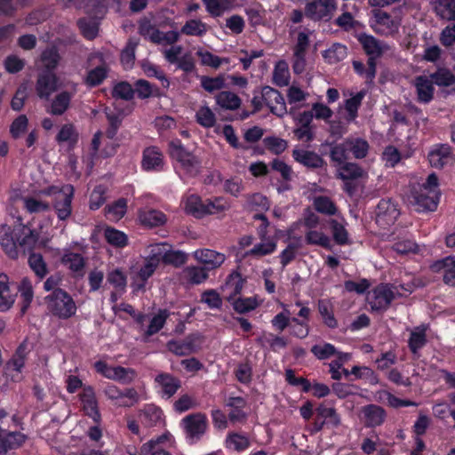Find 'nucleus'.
Listing matches in <instances>:
<instances>
[{
	"label": "nucleus",
	"mask_w": 455,
	"mask_h": 455,
	"mask_svg": "<svg viewBox=\"0 0 455 455\" xmlns=\"http://www.w3.org/2000/svg\"><path fill=\"white\" fill-rule=\"evenodd\" d=\"M36 240L37 235L26 226L19 225L12 228L3 225L0 228V245L5 254L12 259L19 257V247L24 251L31 250Z\"/></svg>",
	"instance_id": "nucleus-1"
},
{
	"label": "nucleus",
	"mask_w": 455,
	"mask_h": 455,
	"mask_svg": "<svg viewBox=\"0 0 455 455\" xmlns=\"http://www.w3.org/2000/svg\"><path fill=\"white\" fill-rule=\"evenodd\" d=\"M330 160L339 161L348 160L349 155L356 160L364 159L370 152V143L362 137H347L339 143L330 144Z\"/></svg>",
	"instance_id": "nucleus-2"
},
{
	"label": "nucleus",
	"mask_w": 455,
	"mask_h": 455,
	"mask_svg": "<svg viewBox=\"0 0 455 455\" xmlns=\"http://www.w3.org/2000/svg\"><path fill=\"white\" fill-rule=\"evenodd\" d=\"M45 299L49 312L60 319H68L76 312V306L73 298L61 288L55 289L46 296Z\"/></svg>",
	"instance_id": "nucleus-3"
},
{
	"label": "nucleus",
	"mask_w": 455,
	"mask_h": 455,
	"mask_svg": "<svg viewBox=\"0 0 455 455\" xmlns=\"http://www.w3.org/2000/svg\"><path fill=\"white\" fill-rule=\"evenodd\" d=\"M168 152L170 157L180 164L182 169L190 175H196L199 172L201 161L192 152L188 151L181 140L175 139L169 142Z\"/></svg>",
	"instance_id": "nucleus-4"
},
{
	"label": "nucleus",
	"mask_w": 455,
	"mask_h": 455,
	"mask_svg": "<svg viewBox=\"0 0 455 455\" xmlns=\"http://www.w3.org/2000/svg\"><path fill=\"white\" fill-rule=\"evenodd\" d=\"M180 425L188 443L194 444L200 441L206 433L209 422L206 414L196 412L184 417L181 419Z\"/></svg>",
	"instance_id": "nucleus-5"
},
{
	"label": "nucleus",
	"mask_w": 455,
	"mask_h": 455,
	"mask_svg": "<svg viewBox=\"0 0 455 455\" xmlns=\"http://www.w3.org/2000/svg\"><path fill=\"white\" fill-rule=\"evenodd\" d=\"M410 204L418 212H435L440 200V191L413 187L409 197Z\"/></svg>",
	"instance_id": "nucleus-6"
},
{
	"label": "nucleus",
	"mask_w": 455,
	"mask_h": 455,
	"mask_svg": "<svg viewBox=\"0 0 455 455\" xmlns=\"http://www.w3.org/2000/svg\"><path fill=\"white\" fill-rule=\"evenodd\" d=\"M336 9L335 0H310L305 4V16L315 22H327Z\"/></svg>",
	"instance_id": "nucleus-7"
},
{
	"label": "nucleus",
	"mask_w": 455,
	"mask_h": 455,
	"mask_svg": "<svg viewBox=\"0 0 455 455\" xmlns=\"http://www.w3.org/2000/svg\"><path fill=\"white\" fill-rule=\"evenodd\" d=\"M315 417L310 429L312 433H318L324 427H337L340 424V418L333 407H327L324 403H321L315 408Z\"/></svg>",
	"instance_id": "nucleus-8"
},
{
	"label": "nucleus",
	"mask_w": 455,
	"mask_h": 455,
	"mask_svg": "<svg viewBox=\"0 0 455 455\" xmlns=\"http://www.w3.org/2000/svg\"><path fill=\"white\" fill-rule=\"evenodd\" d=\"M74 187L72 185L62 186V192L52 198V205L57 218L60 221L68 220L73 212L72 201L74 198Z\"/></svg>",
	"instance_id": "nucleus-9"
},
{
	"label": "nucleus",
	"mask_w": 455,
	"mask_h": 455,
	"mask_svg": "<svg viewBox=\"0 0 455 455\" xmlns=\"http://www.w3.org/2000/svg\"><path fill=\"white\" fill-rule=\"evenodd\" d=\"M141 169L148 172H163L165 166L164 155L156 146H149L142 151Z\"/></svg>",
	"instance_id": "nucleus-10"
},
{
	"label": "nucleus",
	"mask_w": 455,
	"mask_h": 455,
	"mask_svg": "<svg viewBox=\"0 0 455 455\" xmlns=\"http://www.w3.org/2000/svg\"><path fill=\"white\" fill-rule=\"evenodd\" d=\"M103 392L108 399L120 401L118 405L122 407H131L139 401V394L133 387L121 390L113 384H108Z\"/></svg>",
	"instance_id": "nucleus-11"
},
{
	"label": "nucleus",
	"mask_w": 455,
	"mask_h": 455,
	"mask_svg": "<svg viewBox=\"0 0 455 455\" xmlns=\"http://www.w3.org/2000/svg\"><path fill=\"white\" fill-rule=\"evenodd\" d=\"M79 400L84 414L99 424L101 420V414L94 388L92 386H84L79 394Z\"/></svg>",
	"instance_id": "nucleus-12"
},
{
	"label": "nucleus",
	"mask_w": 455,
	"mask_h": 455,
	"mask_svg": "<svg viewBox=\"0 0 455 455\" xmlns=\"http://www.w3.org/2000/svg\"><path fill=\"white\" fill-rule=\"evenodd\" d=\"M261 95L265 104L269 108L273 115L283 117L287 114L284 98L278 90L270 86H264Z\"/></svg>",
	"instance_id": "nucleus-13"
},
{
	"label": "nucleus",
	"mask_w": 455,
	"mask_h": 455,
	"mask_svg": "<svg viewBox=\"0 0 455 455\" xmlns=\"http://www.w3.org/2000/svg\"><path fill=\"white\" fill-rule=\"evenodd\" d=\"M58 90V76L55 72L41 71L36 82V92L39 99L49 100Z\"/></svg>",
	"instance_id": "nucleus-14"
},
{
	"label": "nucleus",
	"mask_w": 455,
	"mask_h": 455,
	"mask_svg": "<svg viewBox=\"0 0 455 455\" xmlns=\"http://www.w3.org/2000/svg\"><path fill=\"white\" fill-rule=\"evenodd\" d=\"M400 212L391 199H381L376 208V222L381 226L395 224Z\"/></svg>",
	"instance_id": "nucleus-15"
},
{
	"label": "nucleus",
	"mask_w": 455,
	"mask_h": 455,
	"mask_svg": "<svg viewBox=\"0 0 455 455\" xmlns=\"http://www.w3.org/2000/svg\"><path fill=\"white\" fill-rule=\"evenodd\" d=\"M293 159L307 169L316 170L326 166L325 160L315 151L295 148L292 150Z\"/></svg>",
	"instance_id": "nucleus-16"
},
{
	"label": "nucleus",
	"mask_w": 455,
	"mask_h": 455,
	"mask_svg": "<svg viewBox=\"0 0 455 455\" xmlns=\"http://www.w3.org/2000/svg\"><path fill=\"white\" fill-rule=\"evenodd\" d=\"M331 161V165L336 168L337 177L342 180H355L364 174L363 169L356 163L347 160Z\"/></svg>",
	"instance_id": "nucleus-17"
},
{
	"label": "nucleus",
	"mask_w": 455,
	"mask_h": 455,
	"mask_svg": "<svg viewBox=\"0 0 455 455\" xmlns=\"http://www.w3.org/2000/svg\"><path fill=\"white\" fill-rule=\"evenodd\" d=\"M27 436L18 431H9L0 426V455L6 454L11 450L20 448Z\"/></svg>",
	"instance_id": "nucleus-18"
},
{
	"label": "nucleus",
	"mask_w": 455,
	"mask_h": 455,
	"mask_svg": "<svg viewBox=\"0 0 455 455\" xmlns=\"http://www.w3.org/2000/svg\"><path fill=\"white\" fill-rule=\"evenodd\" d=\"M30 351L26 339L18 346L12 357L6 362L5 370L21 373Z\"/></svg>",
	"instance_id": "nucleus-19"
},
{
	"label": "nucleus",
	"mask_w": 455,
	"mask_h": 455,
	"mask_svg": "<svg viewBox=\"0 0 455 455\" xmlns=\"http://www.w3.org/2000/svg\"><path fill=\"white\" fill-rule=\"evenodd\" d=\"M374 299L370 302L373 311L387 310L395 299L394 291L387 285H379L373 290Z\"/></svg>",
	"instance_id": "nucleus-20"
},
{
	"label": "nucleus",
	"mask_w": 455,
	"mask_h": 455,
	"mask_svg": "<svg viewBox=\"0 0 455 455\" xmlns=\"http://www.w3.org/2000/svg\"><path fill=\"white\" fill-rule=\"evenodd\" d=\"M74 92L61 91L52 100L50 105L46 108V112L52 116H62L71 107V101Z\"/></svg>",
	"instance_id": "nucleus-21"
},
{
	"label": "nucleus",
	"mask_w": 455,
	"mask_h": 455,
	"mask_svg": "<svg viewBox=\"0 0 455 455\" xmlns=\"http://www.w3.org/2000/svg\"><path fill=\"white\" fill-rule=\"evenodd\" d=\"M139 419L145 427H155L164 422V412L155 404H146L139 411Z\"/></svg>",
	"instance_id": "nucleus-22"
},
{
	"label": "nucleus",
	"mask_w": 455,
	"mask_h": 455,
	"mask_svg": "<svg viewBox=\"0 0 455 455\" xmlns=\"http://www.w3.org/2000/svg\"><path fill=\"white\" fill-rule=\"evenodd\" d=\"M429 329L427 323L416 326L410 333L408 347L413 355H419V351L427 344V331Z\"/></svg>",
	"instance_id": "nucleus-23"
},
{
	"label": "nucleus",
	"mask_w": 455,
	"mask_h": 455,
	"mask_svg": "<svg viewBox=\"0 0 455 455\" xmlns=\"http://www.w3.org/2000/svg\"><path fill=\"white\" fill-rule=\"evenodd\" d=\"M362 412L363 415L364 426L366 427H376L381 426L386 418V411L379 405L368 404L363 407Z\"/></svg>",
	"instance_id": "nucleus-24"
},
{
	"label": "nucleus",
	"mask_w": 455,
	"mask_h": 455,
	"mask_svg": "<svg viewBox=\"0 0 455 455\" xmlns=\"http://www.w3.org/2000/svg\"><path fill=\"white\" fill-rule=\"evenodd\" d=\"M247 402L242 396H229L226 401V406L232 410L228 413V419L231 423H243L247 419V413L244 411Z\"/></svg>",
	"instance_id": "nucleus-25"
},
{
	"label": "nucleus",
	"mask_w": 455,
	"mask_h": 455,
	"mask_svg": "<svg viewBox=\"0 0 455 455\" xmlns=\"http://www.w3.org/2000/svg\"><path fill=\"white\" fill-rule=\"evenodd\" d=\"M195 258L206 266V269H214L220 267L226 259L223 253L210 249L196 250Z\"/></svg>",
	"instance_id": "nucleus-26"
},
{
	"label": "nucleus",
	"mask_w": 455,
	"mask_h": 455,
	"mask_svg": "<svg viewBox=\"0 0 455 455\" xmlns=\"http://www.w3.org/2000/svg\"><path fill=\"white\" fill-rule=\"evenodd\" d=\"M99 57L101 64L90 69L84 80V84L90 88L100 85L108 75L109 68L103 58V55L100 54Z\"/></svg>",
	"instance_id": "nucleus-27"
},
{
	"label": "nucleus",
	"mask_w": 455,
	"mask_h": 455,
	"mask_svg": "<svg viewBox=\"0 0 455 455\" xmlns=\"http://www.w3.org/2000/svg\"><path fill=\"white\" fill-rule=\"evenodd\" d=\"M60 262L77 276H83L86 261L82 254L66 251L60 258Z\"/></svg>",
	"instance_id": "nucleus-28"
},
{
	"label": "nucleus",
	"mask_w": 455,
	"mask_h": 455,
	"mask_svg": "<svg viewBox=\"0 0 455 455\" xmlns=\"http://www.w3.org/2000/svg\"><path fill=\"white\" fill-rule=\"evenodd\" d=\"M16 291H12L9 284V277L0 274V312L9 310L15 302Z\"/></svg>",
	"instance_id": "nucleus-29"
},
{
	"label": "nucleus",
	"mask_w": 455,
	"mask_h": 455,
	"mask_svg": "<svg viewBox=\"0 0 455 455\" xmlns=\"http://www.w3.org/2000/svg\"><path fill=\"white\" fill-rule=\"evenodd\" d=\"M356 38L367 55L381 57L384 53V44L373 36L366 33H360L356 36Z\"/></svg>",
	"instance_id": "nucleus-30"
},
{
	"label": "nucleus",
	"mask_w": 455,
	"mask_h": 455,
	"mask_svg": "<svg viewBox=\"0 0 455 455\" xmlns=\"http://www.w3.org/2000/svg\"><path fill=\"white\" fill-rule=\"evenodd\" d=\"M451 148L446 144L436 146L428 154V161L432 167L441 169L451 160Z\"/></svg>",
	"instance_id": "nucleus-31"
},
{
	"label": "nucleus",
	"mask_w": 455,
	"mask_h": 455,
	"mask_svg": "<svg viewBox=\"0 0 455 455\" xmlns=\"http://www.w3.org/2000/svg\"><path fill=\"white\" fill-rule=\"evenodd\" d=\"M434 84L426 76H418L415 80V87L417 91V100L419 103H429L434 98Z\"/></svg>",
	"instance_id": "nucleus-32"
},
{
	"label": "nucleus",
	"mask_w": 455,
	"mask_h": 455,
	"mask_svg": "<svg viewBox=\"0 0 455 455\" xmlns=\"http://www.w3.org/2000/svg\"><path fill=\"white\" fill-rule=\"evenodd\" d=\"M156 382L162 388L163 396L172 397L180 387V381L169 373H160L156 377Z\"/></svg>",
	"instance_id": "nucleus-33"
},
{
	"label": "nucleus",
	"mask_w": 455,
	"mask_h": 455,
	"mask_svg": "<svg viewBox=\"0 0 455 455\" xmlns=\"http://www.w3.org/2000/svg\"><path fill=\"white\" fill-rule=\"evenodd\" d=\"M251 446L249 438L240 433L229 432L225 439V447L228 450L242 452Z\"/></svg>",
	"instance_id": "nucleus-34"
},
{
	"label": "nucleus",
	"mask_w": 455,
	"mask_h": 455,
	"mask_svg": "<svg viewBox=\"0 0 455 455\" xmlns=\"http://www.w3.org/2000/svg\"><path fill=\"white\" fill-rule=\"evenodd\" d=\"M18 291L20 292V315H23L27 313L34 299L31 282L28 278H23L18 286Z\"/></svg>",
	"instance_id": "nucleus-35"
},
{
	"label": "nucleus",
	"mask_w": 455,
	"mask_h": 455,
	"mask_svg": "<svg viewBox=\"0 0 455 455\" xmlns=\"http://www.w3.org/2000/svg\"><path fill=\"white\" fill-rule=\"evenodd\" d=\"M139 220L143 226L150 228L161 227L165 224L167 220L164 212L153 209L140 212Z\"/></svg>",
	"instance_id": "nucleus-36"
},
{
	"label": "nucleus",
	"mask_w": 455,
	"mask_h": 455,
	"mask_svg": "<svg viewBox=\"0 0 455 455\" xmlns=\"http://www.w3.org/2000/svg\"><path fill=\"white\" fill-rule=\"evenodd\" d=\"M60 60L61 57L55 46L47 47L42 52L40 56V60L44 67L43 72H54Z\"/></svg>",
	"instance_id": "nucleus-37"
},
{
	"label": "nucleus",
	"mask_w": 455,
	"mask_h": 455,
	"mask_svg": "<svg viewBox=\"0 0 455 455\" xmlns=\"http://www.w3.org/2000/svg\"><path fill=\"white\" fill-rule=\"evenodd\" d=\"M366 95L365 90H361L354 96L345 100V109L347 113V121L353 122L358 116V109L360 108L363 100Z\"/></svg>",
	"instance_id": "nucleus-38"
},
{
	"label": "nucleus",
	"mask_w": 455,
	"mask_h": 455,
	"mask_svg": "<svg viewBox=\"0 0 455 455\" xmlns=\"http://www.w3.org/2000/svg\"><path fill=\"white\" fill-rule=\"evenodd\" d=\"M244 283L245 279L237 271H234L228 275L225 285L227 289L230 290V293L227 298L228 302H231L242 292Z\"/></svg>",
	"instance_id": "nucleus-39"
},
{
	"label": "nucleus",
	"mask_w": 455,
	"mask_h": 455,
	"mask_svg": "<svg viewBox=\"0 0 455 455\" xmlns=\"http://www.w3.org/2000/svg\"><path fill=\"white\" fill-rule=\"evenodd\" d=\"M216 103L223 109L236 110L240 108L242 100L238 95L229 91H222L216 97Z\"/></svg>",
	"instance_id": "nucleus-40"
},
{
	"label": "nucleus",
	"mask_w": 455,
	"mask_h": 455,
	"mask_svg": "<svg viewBox=\"0 0 455 455\" xmlns=\"http://www.w3.org/2000/svg\"><path fill=\"white\" fill-rule=\"evenodd\" d=\"M166 440L167 435H162L143 443L140 447V455H172L161 446Z\"/></svg>",
	"instance_id": "nucleus-41"
},
{
	"label": "nucleus",
	"mask_w": 455,
	"mask_h": 455,
	"mask_svg": "<svg viewBox=\"0 0 455 455\" xmlns=\"http://www.w3.org/2000/svg\"><path fill=\"white\" fill-rule=\"evenodd\" d=\"M59 144L67 142L70 148H74L79 140V134L73 124H63L56 135Z\"/></svg>",
	"instance_id": "nucleus-42"
},
{
	"label": "nucleus",
	"mask_w": 455,
	"mask_h": 455,
	"mask_svg": "<svg viewBox=\"0 0 455 455\" xmlns=\"http://www.w3.org/2000/svg\"><path fill=\"white\" fill-rule=\"evenodd\" d=\"M322 55L327 63L336 64L347 58V48L342 44L334 43L330 48L323 51Z\"/></svg>",
	"instance_id": "nucleus-43"
},
{
	"label": "nucleus",
	"mask_w": 455,
	"mask_h": 455,
	"mask_svg": "<svg viewBox=\"0 0 455 455\" xmlns=\"http://www.w3.org/2000/svg\"><path fill=\"white\" fill-rule=\"evenodd\" d=\"M317 308L323 324L330 329H336L338 327V321L334 316L332 305L328 300L319 299Z\"/></svg>",
	"instance_id": "nucleus-44"
},
{
	"label": "nucleus",
	"mask_w": 455,
	"mask_h": 455,
	"mask_svg": "<svg viewBox=\"0 0 455 455\" xmlns=\"http://www.w3.org/2000/svg\"><path fill=\"white\" fill-rule=\"evenodd\" d=\"M182 278L190 284H200L208 278L207 269L196 266L187 267L182 272Z\"/></svg>",
	"instance_id": "nucleus-45"
},
{
	"label": "nucleus",
	"mask_w": 455,
	"mask_h": 455,
	"mask_svg": "<svg viewBox=\"0 0 455 455\" xmlns=\"http://www.w3.org/2000/svg\"><path fill=\"white\" fill-rule=\"evenodd\" d=\"M104 238L107 243L116 248H124L128 244V236L123 231L108 226L104 229Z\"/></svg>",
	"instance_id": "nucleus-46"
},
{
	"label": "nucleus",
	"mask_w": 455,
	"mask_h": 455,
	"mask_svg": "<svg viewBox=\"0 0 455 455\" xmlns=\"http://www.w3.org/2000/svg\"><path fill=\"white\" fill-rule=\"evenodd\" d=\"M206 199L203 200L197 195H190L186 201L185 210L188 213L193 215L196 218L204 217Z\"/></svg>",
	"instance_id": "nucleus-47"
},
{
	"label": "nucleus",
	"mask_w": 455,
	"mask_h": 455,
	"mask_svg": "<svg viewBox=\"0 0 455 455\" xmlns=\"http://www.w3.org/2000/svg\"><path fill=\"white\" fill-rule=\"evenodd\" d=\"M168 247H170V243L165 242L149 244L147 247L148 254L145 259L157 265L161 262L164 263Z\"/></svg>",
	"instance_id": "nucleus-48"
},
{
	"label": "nucleus",
	"mask_w": 455,
	"mask_h": 455,
	"mask_svg": "<svg viewBox=\"0 0 455 455\" xmlns=\"http://www.w3.org/2000/svg\"><path fill=\"white\" fill-rule=\"evenodd\" d=\"M28 263L39 280L44 279L47 275L49 272L48 267L41 253H30Z\"/></svg>",
	"instance_id": "nucleus-49"
},
{
	"label": "nucleus",
	"mask_w": 455,
	"mask_h": 455,
	"mask_svg": "<svg viewBox=\"0 0 455 455\" xmlns=\"http://www.w3.org/2000/svg\"><path fill=\"white\" fill-rule=\"evenodd\" d=\"M170 315L171 313L168 309H159L157 314L151 319L145 334L149 337L159 332L164 328Z\"/></svg>",
	"instance_id": "nucleus-50"
},
{
	"label": "nucleus",
	"mask_w": 455,
	"mask_h": 455,
	"mask_svg": "<svg viewBox=\"0 0 455 455\" xmlns=\"http://www.w3.org/2000/svg\"><path fill=\"white\" fill-rule=\"evenodd\" d=\"M233 309L238 314L249 313L259 307V301L256 297L235 298L231 302Z\"/></svg>",
	"instance_id": "nucleus-51"
},
{
	"label": "nucleus",
	"mask_w": 455,
	"mask_h": 455,
	"mask_svg": "<svg viewBox=\"0 0 455 455\" xmlns=\"http://www.w3.org/2000/svg\"><path fill=\"white\" fill-rule=\"evenodd\" d=\"M430 80L438 86H451L455 84V75L446 68H438L430 75Z\"/></svg>",
	"instance_id": "nucleus-52"
},
{
	"label": "nucleus",
	"mask_w": 455,
	"mask_h": 455,
	"mask_svg": "<svg viewBox=\"0 0 455 455\" xmlns=\"http://www.w3.org/2000/svg\"><path fill=\"white\" fill-rule=\"evenodd\" d=\"M207 32V25L200 20L191 19L186 21L180 33L191 36H202Z\"/></svg>",
	"instance_id": "nucleus-53"
},
{
	"label": "nucleus",
	"mask_w": 455,
	"mask_h": 455,
	"mask_svg": "<svg viewBox=\"0 0 455 455\" xmlns=\"http://www.w3.org/2000/svg\"><path fill=\"white\" fill-rule=\"evenodd\" d=\"M315 210L322 214L333 216L337 212V206L335 203L328 196H318L315 197L313 203Z\"/></svg>",
	"instance_id": "nucleus-54"
},
{
	"label": "nucleus",
	"mask_w": 455,
	"mask_h": 455,
	"mask_svg": "<svg viewBox=\"0 0 455 455\" xmlns=\"http://www.w3.org/2000/svg\"><path fill=\"white\" fill-rule=\"evenodd\" d=\"M435 11L443 20H455V0H437Z\"/></svg>",
	"instance_id": "nucleus-55"
},
{
	"label": "nucleus",
	"mask_w": 455,
	"mask_h": 455,
	"mask_svg": "<svg viewBox=\"0 0 455 455\" xmlns=\"http://www.w3.org/2000/svg\"><path fill=\"white\" fill-rule=\"evenodd\" d=\"M378 395L379 399L380 401L386 402L388 406L395 409L400 407H410L417 405L415 402L407 399L398 398L395 395L387 390H381L378 393Z\"/></svg>",
	"instance_id": "nucleus-56"
},
{
	"label": "nucleus",
	"mask_w": 455,
	"mask_h": 455,
	"mask_svg": "<svg viewBox=\"0 0 455 455\" xmlns=\"http://www.w3.org/2000/svg\"><path fill=\"white\" fill-rule=\"evenodd\" d=\"M229 208L228 201L222 196H217L214 198H207L205 204V215H213L221 213Z\"/></svg>",
	"instance_id": "nucleus-57"
},
{
	"label": "nucleus",
	"mask_w": 455,
	"mask_h": 455,
	"mask_svg": "<svg viewBox=\"0 0 455 455\" xmlns=\"http://www.w3.org/2000/svg\"><path fill=\"white\" fill-rule=\"evenodd\" d=\"M77 27L83 36L88 40H93L98 36L99 26L92 20L80 18L77 20Z\"/></svg>",
	"instance_id": "nucleus-58"
},
{
	"label": "nucleus",
	"mask_w": 455,
	"mask_h": 455,
	"mask_svg": "<svg viewBox=\"0 0 455 455\" xmlns=\"http://www.w3.org/2000/svg\"><path fill=\"white\" fill-rule=\"evenodd\" d=\"M290 73L288 66L284 61H279L274 68L273 83L279 86H286L289 84Z\"/></svg>",
	"instance_id": "nucleus-59"
},
{
	"label": "nucleus",
	"mask_w": 455,
	"mask_h": 455,
	"mask_svg": "<svg viewBox=\"0 0 455 455\" xmlns=\"http://www.w3.org/2000/svg\"><path fill=\"white\" fill-rule=\"evenodd\" d=\"M188 259V256L186 252L180 250L174 251L172 249V244H170V247L167 249L164 263L175 267H180L187 263Z\"/></svg>",
	"instance_id": "nucleus-60"
},
{
	"label": "nucleus",
	"mask_w": 455,
	"mask_h": 455,
	"mask_svg": "<svg viewBox=\"0 0 455 455\" xmlns=\"http://www.w3.org/2000/svg\"><path fill=\"white\" fill-rule=\"evenodd\" d=\"M266 148L275 155H281L288 148V141L275 136H267L263 139Z\"/></svg>",
	"instance_id": "nucleus-61"
},
{
	"label": "nucleus",
	"mask_w": 455,
	"mask_h": 455,
	"mask_svg": "<svg viewBox=\"0 0 455 455\" xmlns=\"http://www.w3.org/2000/svg\"><path fill=\"white\" fill-rule=\"evenodd\" d=\"M305 241L308 245H318L325 249L331 247V239L323 232L309 230L305 235Z\"/></svg>",
	"instance_id": "nucleus-62"
},
{
	"label": "nucleus",
	"mask_w": 455,
	"mask_h": 455,
	"mask_svg": "<svg viewBox=\"0 0 455 455\" xmlns=\"http://www.w3.org/2000/svg\"><path fill=\"white\" fill-rule=\"evenodd\" d=\"M137 43L129 40L120 54V61L125 69H131L135 62Z\"/></svg>",
	"instance_id": "nucleus-63"
},
{
	"label": "nucleus",
	"mask_w": 455,
	"mask_h": 455,
	"mask_svg": "<svg viewBox=\"0 0 455 455\" xmlns=\"http://www.w3.org/2000/svg\"><path fill=\"white\" fill-rule=\"evenodd\" d=\"M126 211L127 200L125 198H119L105 207L106 214L111 216L116 220H121L125 215Z\"/></svg>",
	"instance_id": "nucleus-64"
}]
</instances>
